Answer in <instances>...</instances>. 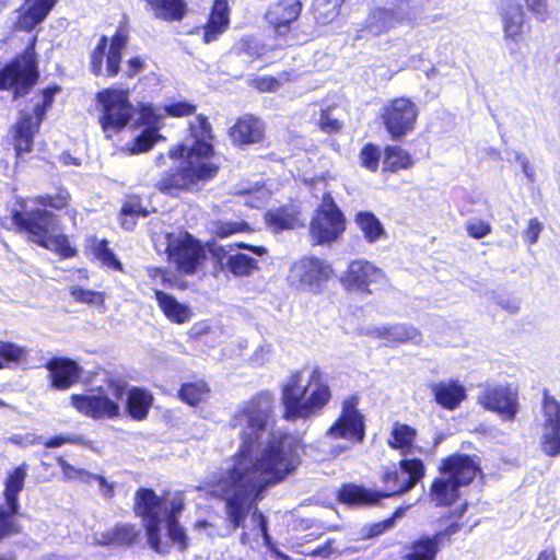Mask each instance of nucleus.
<instances>
[{
	"instance_id": "1",
	"label": "nucleus",
	"mask_w": 560,
	"mask_h": 560,
	"mask_svg": "<svg viewBox=\"0 0 560 560\" xmlns=\"http://www.w3.org/2000/svg\"><path fill=\"white\" fill-rule=\"evenodd\" d=\"M275 410L276 398L269 390H259L243 402L229 423L231 429L241 428L240 445L232 455V465L224 474L211 479L240 481L247 478L246 483H252L255 477H265V483H272L285 480L296 470L305 444L301 438L288 431L272 434L254 456L261 445L262 432L273 422Z\"/></svg>"
},
{
	"instance_id": "2",
	"label": "nucleus",
	"mask_w": 560,
	"mask_h": 560,
	"mask_svg": "<svg viewBox=\"0 0 560 560\" xmlns=\"http://www.w3.org/2000/svg\"><path fill=\"white\" fill-rule=\"evenodd\" d=\"M197 108V104L188 100H174L163 106L166 117L195 116L186 128L189 143L177 142L167 151L171 160L183 162L179 166L163 172L155 183V188L164 195L175 197L182 192L199 190L213 180L221 170L214 129L208 116L196 114Z\"/></svg>"
},
{
	"instance_id": "3",
	"label": "nucleus",
	"mask_w": 560,
	"mask_h": 560,
	"mask_svg": "<svg viewBox=\"0 0 560 560\" xmlns=\"http://www.w3.org/2000/svg\"><path fill=\"white\" fill-rule=\"evenodd\" d=\"M265 477H255L252 483H246L247 478L236 479H209L205 482V489L213 498L224 503L226 522L233 529L245 528L248 516L257 523L265 546L277 557L289 560L272 544L268 530V520L258 509V503L265 499L268 488L277 486L282 481L265 483Z\"/></svg>"
},
{
	"instance_id": "4",
	"label": "nucleus",
	"mask_w": 560,
	"mask_h": 560,
	"mask_svg": "<svg viewBox=\"0 0 560 560\" xmlns=\"http://www.w3.org/2000/svg\"><path fill=\"white\" fill-rule=\"evenodd\" d=\"M301 370L292 371L281 387L282 418L284 420L310 419L318 415L331 400L332 394L318 366L314 368L302 385Z\"/></svg>"
},
{
	"instance_id": "5",
	"label": "nucleus",
	"mask_w": 560,
	"mask_h": 560,
	"mask_svg": "<svg viewBox=\"0 0 560 560\" xmlns=\"http://www.w3.org/2000/svg\"><path fill=\"white\" fill-rule=\"evenodd\" d=\"M15 232L24 234L26 241L67 259L77 256L78 250L71 245L67 234H52L56 215L45 209L22 211L13 209L10 213Z\"/></svg>"
},
{
	"instance_id": "6",
	"label": "nucleus",
	"mask_w": 560,
	"mask_h": 560,
	"mask_svg": "<svg viewBox=\"0 0 560 560\" xmlns=\"http://www.w3.org/2000/svg\"><path fill=\"white\" fill-rule=\"evenodd\" d=\"M36 42V36H33L22 51L0 68V91L9 92L13 100L25 97L39 80Z\"/></svg>"
},
{
	"instance_id": "7",
	"label": "nucleus",
	"mask_w": 560,
	"mask_h": 560,
	"mask_svg": "<svg viewBox=\"0 0 560 560\" xmlns=\"http://www.w3.org/2000/svg\"><path fill=\"white\" fill-rule=\"evenodd\" d=\"M165 255L167 262L183 276L197 273L208 260L203 243L189 232L178 235L170 233L166 237Z\"/></svg>"
},
{
	"instance_id": "8",
	"label": "nucleus",
	"mask_w": 560,
	"mask_h": 560,
	"mask_svg": "<svg viewBox=\"0 0 560 560\" xmlns=\"http://www.w3.org/2000/svg\"><path fill=\"white\" fill-rule=\"evenodd\" d=\"M129 38L126 25H119L110 38L101 35L90 52V72L95 77H117Z\"/></svg>"
},
{
	"instance_id": "9",
	"label": "nucleus",
	"mask_w": 560,
	"mask_h": 560,
	"mask_svg": "<svg viewBox=\"0 0 560 560\" xmlns=\"http://www.w3.org/2000/svg\"><path fill=\"white\" fill-rule=\"evenodd\" d=\"M468 509V503L463 502L456 511H450L442 516L443 520L455 518L445 528L433 534H421L409 542L401 560H435L444 542L450 541L451 537L460 532L464 517Z\"/></svg>"
},
{
	"instance_id": "10",
	"label": "nucleus",
	"mask_w": 560,
	"mask_h": 560,
	"mask_svg": "<svg viewBox=\"0 0 560 560\" xmlns=\"http://www.w3.org/2000/svg\"><path fill=\"white\" fill-rule=\"evenodd\" d=\"M95 100L100 106L98 122L105 132H120L133 117L127 90L105 88L96 93Z\"/></svg>"
},
{
	"instance_id": "11",
	"label": "nucleus",
	"mask_w": 560,
	"mask_h": 560,
	"mask_svg": "<svg viewBox=\"0 0 560 560\" xmlns=\"http://www.w3.org/2000/svg\"><path fill=\"white\" fill-rule=\"evenodd\" d=\"M347 229L343 212L332 196L325 192L322 203L315 209L310 222V235L314 245H330L342 236Z\"/></svg>"
},
{
	"instance_id": "12",
	"label": "nucleus",
	"mask_w": 560,
	"mask_h": 560,
	"mask_svg": "<svg viewBox=\"0 0 560 560\" xmlns=\"http://www.w3.org/2000/svg\"><path fill=\"white\" fill-rule=\"evenodd\" d=\"M361 397L352 393L342 398L340 411L326 430L331 440H345L352 444H361L366 436L365 416L360 410Z\"/></svg>"
},
{
	"instance_id": "13",
	"label": "nucleus",
	"mask_w": 560,
	"mask_h": 560,
	"mask_svg": "<svg viewBox=\"0 0 560 560\" xmlns=\"http://www.w3.org/2000/svg\"><path fill=\"white\" fill-rule=\"evenodd\" d=\"M419 116L417 104L408 96H397L381 108V122L393 140H399L416 129Z\"/></svg>"
},
{
	"instance_id": "14",
	"label": "nucleus",
	"mask_w": 560,
	"mask_h": 560,
	"mask_svg": "<svg viewBox=\"0 0 560 560\" xmlns=\"http://www.w3.org/2000/svg\"><path fill=\"white\" fill-rule=\"evenodd\" d=\"M425 476V466L418 457L402 458L397 467L386 469L381 477L383 489L377 490L380 500L410 491Z\"/></svg>"
},
{
	"instance_id": "15",
	"label": "nucleus",
	"mask_w": 560,
	"mask_h": 560,
	"mask_svg": "<svg viewBox=\"0 0 560 560\" xmlns=\"http://www.w3.org/2000/svg\"><path fill=\"white\" fill-rule=\"evenodd\" d=\"M332 275L334 269L326 260L316 256H303L292 264L289 279L301 290L318 294Z\"/></svg>"
},
{
	"instance_id": "16",
	"label": "nucleus",
	"mask_w": 560,
	"mask_h": 560,
	"mask_svg": "<svg viewBox=\"0 0 560 560\" xmlns=\"http://www.w3.org/2000/svg\"><path fill=\"white\" fill-rule=\"evenodd\" d=\"M386 276L382 268L368 259L351 260L340 277L342 288L348 292L373 294Z\"/></svg>"
},
{
	"instance_id": "17",
	"label": "nucleus",
	"mask_w": 560,
	"mask_h": 560,
	"mask_svg": "<svg viewBox=\"0 0 560 560\" xmlns=\"http://www.w3.org/2000/svg\"><path fill=\"white\" fill-rule=\"evenodd\" d=\"M485 409L504 421H513L520 409L518 392L511 384L487 385L477 398Z\"/></svg>"
},
{
	"instance_id": "18",
	"label": "nucleus",
	"mask_w": 560,
	"mask_h": 560,
	"mask_svg": "<svg viewBox=\"0 0 560 560\" xmlns=\"http://www.w3.org/2000/svg\"><path fill=\"white\" fill-rule=\"evenodd\" d=\"M69 399L79 415L94 421L116 419L121 416L120 405L102 388L91 394H72Z\"/></svg>"
},
{
	"instance_id": "19",
	"label": "nucleus",
	"mask_w": 560,
	"mask_h": 560,
	"mask_svg": "<svg viewBox=\"0 0 560 560\" xmlns=\"http://www.w3.org/2000/svg\"><path fill=\"white\" fill-rule=\"evenodd\" d=\"M541 410L545 417L544 428L548 429L541 435V451L549 457L560 455V402L548 388L542 389Z\"/></svg>"
},
{
	"instance_id": "20",
	"label": "nucleus",
	"mask_w": 560,
	"mask_h": 560,
	"mask_svg": "<svg viewBox=\"0 0 560 560\" xmlns=\"http://www.w3.org/2000/svg\"><path fill=\"white\" fill-rule=\"evenodd\" d=\"M226 132L233 147L238 149L262 144L267 138L266 122L249 113L238 116Z\"/></svg>"
},
{
	"instance_id": "21",
	"label": "nucleus",
	"mask_w": 560,
	"mask_h": 560,
	"mask_svg": "<svg viewBox=\"0 0 560 560\" xmlns=\"http://www.w3.org/2000/svg\"><path fill=\"white\" fill-rule=\"evenodd\" d=\"M42 122L33 118V115L25 113L21 115L10 129L11 144L14 150L15 162L27 161V155L34 151L35 137L40 130Z\"/></svg>"
},
{
	"instance_id": "22",
	"label": "nucleus",
	"mask_w": 560,
	"mask_h": 560,
	"mask_svg": "<svg viewBox=\"0 0 560 560\" xmlns=\"http://www.w3.org/2000/svg\"><path fill=\"white\" fill-rule=\"evenodd\" d=\"M438 471L460 487H466L481 472V468L475 455L452 453L441 459Z\"/></svg>"
},
{
	"instance_id": "23",
	"label": "nucleus",
	"mask_w": 560,
	"mask_h": 560,
	"mask_svg": "<svg viewBox=\"0 0 560 560\" xmlns=\"http://www.w3.org/2000/svg\"><path fill=\"white\" fill-rule=\"evenodd\" d=\"M44 368L48 371L50 388L67 390L81 382L83 369L69 357L54 355L49 358Z\"/></svg>"
},
{
	"instance_id": "24",
	"label": "nucleus",
	"mask_w": 560,
	"mask_h": 560,
	"mask_svg": "<svg viewBox=\"0 0 560 560\" xmlns=\"http://www.w3.org/2000/svg\"><path fill=\"white\" fill-rule=\"evenodd\" d=\"M503 37L512 43L523 42L530 32L529 20L523 4L515 0L505 2L499 11Z\"/></svg>"
},
{
	"instance_id": "25",
	"label": "nucleus",
	"mask_w": 560,
	"mask_h": 560,
	"mask_svg": "<svg viewBox=\"0 0 560 560\" xmlns=\"http://www.w3.org/2000/svg\"><path fill=\"white\" fill-rule=\"evenodd\" d=\"M141 542V530L135 523H116L113 527L95 535V544L102 547L130 549Z\"/></svg>"
},
{
	"instance_id": "26",
	"label": "nucleus",
	"mask_w": 560,
	"mask_h": 560,
	"mask_svg": "<svg viewBox=\"0 0 560 560\" xmlns=\"http://www.w3.org/2000/svg\"><path fill=\"white\" fill-rule=\"evenodd\" d=\"M58 0H24L16 10L14 27L19 31L32 32L50 14Z\"/></svg>"
},
{
	"instance_id": "27",
	"label": "nucleus",
	"mask_w": 560,
	"mask_h": 560,
	"mask_svg": "<svg viewBox=\"0 0 560 560\" xmlns=\"http://www.w3.org/2000/svg\"><path fill=\"white\" fill-rule=\"evenodd\" d=\"M433 400L441 408L453 411L467 399L465 385L456 378H447L430 384Z\"/></svg>"
},
{
	"instance_id": "28",
	"label": "nucleus",
	"mask_w": 560,
	"mask_h": 560,
	"mask_svg": "<svg viewBox=\"0 0 560 560\" xmlns=\"http://www.w3.org/2000/svg\"><path fill=\"white\" fill-rule=\"evenodd\" d=\"M303 10L302 0H277L269 4L266 12L268 24L278 33L290 30Z\"/></svg>"
},
{
	"instance_id": "29",
	"label": "nucleus",
	"mask_w": 560,
	"mask_h": 560,
	"mask_svg": "<svg viewBox=\"0 0 560 560\" xmlns=\"http://www.w3.org/2000/svg\"><path fill=\"white\" fill-rule=\"evenodd\" d=\"M230 7L228 0H213L207 22L201 27V40L211 44L229 28Z\"/></svg>"
},
{
	"instance_id": "30",
	"label": "nucleus",
	"mask_w": 560,
	"mask_h": 560,
	"mask_svg": "<svg viewBox=\"0 0 560 560\" xmlns=\"http://www.w3.org/2000/svg\"><path fill=\"white\" fill-rule=\"evenodd\" d=\"M165 500L158 493L145 487H140L133 495L132 512L141 520L159 518L164 509Z\"/></svg>"
},
{
	"instance_id": "31",
	"label": "nucleus",
	"mask_w": 560,
	"mask_h": 560,
	"mask_svg": "<svg viewBox=\"0 0 560 560\" xmlns=\"http://www.w3.org/2000/svg\"><path fill=\"white\" fill-rule=\"evenodd\" d=\"M460 486L445 475H440L429 486V498L436 508H451L460 499Z\"/></svg>"
},
{
	"instance_id": "32",
	"label": "nucleus",
	"mask_w": 560,
	"mask_h": 560,
	"mask_svg": "<svg viewBox=\"0 0 560 560\" xmlns=\"http://www.w3.org/2000/svg\"><path fill=\"white\" fill-rule=\"evenodd\" d=\"M300 210L294 205H281L264 213L266 226L273 233L293 230L300 226Z\"/></svg>"
},
{
	"instance_id": "33",
	"label": "nucleus",
	"mask_w": 560,
	"mask_h": 560,
	"mask_svg": "<svg viewBox=\"0 0 560 560\" xmlns=\"http://www.w3.org/2000/svg\"><path fill=\"white\" fill-rule=\"evenodd\" d=\"M339 503L348 506H372L380 502L377 490H370L357 483H342L336 493Z\"/></svg>"
},
{
	"instance_id": "34",
	"label": "nucleus",
	"mask_w": 560,
	"mask_h": 560,
	"mask_svg": "<svg viewBox=\"0 0 560 560\" xmlns=\"http://www.w3.org/2000/svg\"><path fill=\"white\" fill-rule=\"evenodd\" d=\"M153 402L154 397L149 389L132 386L127 392L125 411L131 420L140 422L148 418Z\"/></svg>"
},
{
	"instance_id": "35",
	"label": "nucleus",
	"mask_w": 560,
	"mask_h": 560,
	"mask_svg": "<svg viewBox=\"0 0 560 560\" xmlns=\"http://www.w3.org/2000/svg\"><path fill=\"white\" fill-rule=\"evenodd\" d=\"M373 335L384 340L388 346L418 342L421 339L419 329L408 324H394L377 327L373 330Z\"/></svg>"
},
{
	"instance_id": "36",
	"label": "nucleus",
	"mask_w": 560,
	"mask_h": 560,
	"mask_svg": "<svg viewBox=\"0 0 560 560\" xmlns=\"http://www.w3.org/2000/svg\"><path fill=\"white\" fill-rule=\"evenodd\" d=\"M154 298L163 315L173 324L182 325L190 320L192 313L188 305L162 290H154Z\"/></svg>"
},
{
	"instance_id": "37",
	"label": "nucleus",
	"mask_w": 560,
	"mask_h": 560,
	"mask_svg": "<svg viewBox=\"0 0 560 560\" xmlns=\"http://www.w3.org/2000/svg\"><path fill=\"white\" fill-rule=\"evenodd\" d=\"M354 224L362 233L369 244L385 241L388 237L387 231L380 218L372 211L361 210L353 217Z\"/></svg>"
},
{
	"instance_id": "38",
	"label": "nucleus",
	"mask_w": 560,
	"mask_h": 560,
	"mask_svg": "<svg viewBox=\"0 0 560 560\" xmlns=\"http://www.w3.org/2000/svg\"><path fill=\"white\" fill-rule=\"evenodd\" d=\"M382 173L396 174L410 170L416 164L412 154L399 144H386L383 148Z\"/></svg>"
},
{
	"instance_id": "39",
	"label": "nucleus",
	"mask_w": 560,
	"mask_h": 560,
	"mask_svg": "<svg viewBox=\"0 0 560 560\" xmlns=\"http://www.w3.org/2000/svg\"><path fill=\"white\" fill-rule=\"evenodd\" d=\"M85 253L100 261L103 267L124 272L122 262L109 247V242L106 238L100 240L94 235L89 236L85 241Z\"/></svg>"
},
{
	"instance_id": "40",
	"label": "nucleus",
	"mask_w": 560,
	"mask_h": 560,
	"mask_svg": "<svg viewBox=\"0 0 560 560\" xmlns=\"http://www.w3.org/2000/svg\"><path fill=\"white\" fill-rule=\"evenodd\" d=\"M394 28H396V25L387 8L375 7L370 11L362 25L361 33L368 37H378Z\"/></svg>"
},
{
	"instance_id": "41",
	"label": "nucleus",
	"mask_w": 560,
	"mask_h": 560,
	"mask_svg": "<svg viewBox=\"0 0 560 560\" xmlns=\"http://www.w3.org/2000/svg\"><path fill=\"white\" fill-rule=\"evenodd\" d=\"M417 435L418 432L416 428L397 421L392 427L387 445L392 450L399 451L400 454L407 455L413 451Z\"/></svg>"
},
{
	"instance_id": "42",
	"label": "nucleus",
	"mask_w": 560,
	"mask_h": 560,
	"mask_svg": "<svg viewBox=\"0 0 560 560\" xmlns=\"http://www.w3.org/2000/svg\"><path fill=\"white\" fill-rule=\"evenodd\" d=\"M154 15L163 21L178 22L187 14L185 0H145Z\"/></svg>"
},
{
	"instance_id": "43",
	"label": "nucleus",
	"mask_w": 560,
	"mask_h": 560,
	"mask_svg": "<svg viewBox=\"0 0 560 560\" xmlns=\"http://www.w3.org/2000/svg\"><path fill=\"white\" fill-rule=\"evenodd\" d=\"M346 0H313L310 13L316 26L324 27L332 23L340 14Z\"/></svg>"
},
{
	"instance_id": "44",
	"label": "nucleus",
	"mask_w": 560,
	"mask_h": 560,
	"mask_svg": "<svg viewBox=\"0 0 560 560\" xmlns=\"http://www.w3.org/2000/svg\"><path fill=\"white\" fill-rule=\"evenodd\" d=\"M27 476L25 463L14 467L4 479L3 497L5 504L15 506L19 503V493L23 490Z\"/></svg>"
},
{
	"instance_id": "45",
	"label": "nucleus",
	"mask_w": 560,
	"mask_h": 560,
	"mask_svg": "<svg viewBox=\"0 0 560 560\" xmlns=\"http://www.w3.org/2000/svg\"><path fill=\"white\" fill-rule=\"evenodd\" d=\"M268 51L266 45L254 35H244L234 42L232 52L240 58L255 61Z\"/></svg>"
},
{
	"instance_id": "46",
	"label": "nucleus",
	"mask_w": 560,
	"mask_h": 560,
	"mask_svg": "<svg viewBox=\"0 0 560 560\" xmlns=\"http://www.w3.org/2000/svg\"><path fill=\"white\" fill-rule=\"evenodd\" d=\"M210 387L203 380L183 383L178 389V398L188 406L196 407L207 399Z\"/></svg>"
},
{
	"instance_id": "47",
	"label": "nucleus",
	"mask_w": 560,
	"mask_h": 560,
	"mask_svg": "<svg viewBox=\"0 0 560 560\" xmlns=\"http://www.w3.org/2000/svg\"><path fill=\"white\" fill-rule=\"evenodd\" d=\"M163 139L160 126L145 127L138 136L127 143L130 154H141L153 149L155 143Z\"/></svg>"
},
{
	"instance_id": "48",
	"label": "nucleus",
	"mask_w": 560,
	"mask_h": 560,
	"mask_svg": "<svg viewBox=\"0 0 560 560\" xmlns=\"http://www.w3.org/2000/svg\"><path fill=\"white\" fill-rule=\"evenodd\" d=\"M394 23L397 26H412L418 19V11L415 0H395L387 9Z\"/></svg>"
},
{
	"instance_id": "49",
	"label": "nucleus",
	"mask_w": 560,
	"mask_h": 560,
	"mask_svg": "<svg viewBox=\"0 0 560 560\" xmlns=\"http://www.w3.org/2000/svg\"><path fill=\"white\" fill-rule=\"evenodd\" d=\"M27 352L24 347L9 340H0V370L24 362Z\"/></svg>"
},
{
	"instance_id": "50",
	"label": "nucleus",
	"mask_w": 560,
	"mask_h": 560,
	"mask_svg": "<svg viewBox=\"0 0 560 560\" xmlns=\"http://www.w3.org/2000/svg\"><path fill=\"white\" fill-rule=\"evenodd\" d=\"M258 269V261L255 258L243 253H234L228 260L226 272L235 277H247Z\"/></svg>"
},
{
	"instance_id": "51",
	"label": "nucleus",
	"mask_w": 560,
	"mask_h": 560,
	"mask_svg": "<svg viewBox=\"0 0 560 560\" xmlns=\"http://www.w3.org/2000/svg\"><path fill=\"white\" fill-rule=\"evenodd\" d=\"M35 203L43 207V209L50 208L54 210L67 209L72 201V197L68 189L59 187L55 194L39 195L34 199Z\"/></svg>"
},
{
	"instance_id": "52",
	"label": "nucleus",
	"mask_w": 560,
	"mask_h": 560,
	"mask_svg": "<svg viewBox=\"0 0 560 560\" xmlns=\"http://www.w3.org/2000/svg\"><path fill=\"white\" fill-rule=\"evenodd\" d=\"M383 151L380 145L374 142H366L359 151L360 166L372 173H376L380 168V162Z\"/></svg>"
},
{
	"instance_id": "53",
	"label": "nucleus",
	"mask_w": 560,
	"mask_h": 560,
	"mask_svg": "<svg viewBox=\"0 0 560 560\" xmlns=\"http://www.w3.org/2000/svg\"><path fill=\"white\" fill-rule=\"evenodd\" d=\"M250 230L249 224L244 221H230V220H215L212 222V234L219 238H225L234 234L248 232Z\"/></svg>"
},
{
	"instance_id": "54",
	"label": "nucleus",
	"mask_w": 560,
	"mask_h": 560,
	"mask_svg": "<svg viewBox=\"0 0 560 560\" xmlns=\"http://www.w3.org/2000/svg\"><path fill=\"white\" fill-rule=\"evenodd\" d=\"M19 509L20 504L0 506V541L7 536L20 533V526L14 518Z\"/></svg>"
},
{
	"instance_id": "55",
	"label": "nucleus",
	"mask_w": 560,
	"mask_h": 560,
	"mask_svg": "<svg viewBox=\"0 0 560 560\" xmlns=\"http://www.w3.org/2000/svg\"><path fill=\"white\" fill-rule=\"evenodd\" d=\"M61 91V86L58 84H51L42 90V102L36 104L33 108V118L43 122L46 113L51 108L55 96Z\"/></svg>"
},
{
	"instance_id": "56",
	"label": "nucleus",
	"mask_w": 560,
	"mask_h": 560,
	"mask_svg": "<svg viewBox=\"0 0 560 560\" xmlns=\"http://www.w3.org/2000/svg\"><path fill=\"white\" fill-rule=\"evenodd\" d=\"M72 299L78 303H84L90 306H101L105 305V293L101 291H94L90 289H84L82 287L75 285L70 288L69 290Z\"/></svg>"
},
{
	"instance_id": "57",
	"label": "nucleus",
	"mask_w": 560,
	"mask_h": 560,
	"mask_svg": "<svg viewBox=\"0 0 560 560\" xmlns=\"http://www.w3.org/2000/svg\"><path fill=\"white\" fill-rule=\"evenodd\" d=\"M166 530L170 540L177 546L178 550L182 552L186 551L189 545L188 536L178 518L171 516L170 520H166Z\"/></svg>"
},
{
	"instance_id": "58",
	"label": "nucleus",
	"mask_w": 560,
	"mask_h": 560,
	"mask_svg": "<svg viewBox=\"0 0 560 560\" xmlns=\"http://www.w3.org/2000/svg\"><path fill=\"white\" fill-rule=\"evenodd\" d=\"M160 523L161 517L144 520V530L147 535L148 545L153 551L158 553L163 552L160 534Z\"/></svg>"
},
{
	"instance_id": "59",
	"label": "nucleus",
	"mask_w": 560,
	"mask_h": 560,
	"mask_svg": "<svg viewBox=\"0 0 560 560\" xmlns=\"http://www.w3.org/2000/svg\"><path fill=\"white\" fill-rule=\"evenodd\" d=\"M317 126L323 132L335 135L341 131L343 125L331 115V107L328 106L320 109Z\"/></svg>"
},
{
	"instance_id": "60",
	"label": "nucleus",
	"mask_w": 560,
	"mask_h": 560,
	"mask_svg": "<svg viewBox=\"0 0 560 560\" xmlns=\"http://www.w3.org/2000/svg\"><path fill=\"white\" fill-rule=\"evenodd\" d=\"M149 213L150 212L142 206L140 196L131 195L124 201L119 215L121 219L127 215L144 218L148 217Z\"/></svg>"
},
{
	"instance_id": "61",
	"label": "nucleus",
	"mask_w": 560,
	"mask_h": 560,
	"mask_svg": "<svg viewBox=\"0 0 560 560\" xmlns=\"http://www.w3.org/2000/svg\"><path fill=\"white\" fill-rule=\"evenodd\" d=\"M250 86L259 93H275L280 89V81L273 75H259L250 80Z\"/></svg>"
},
{
	"instance_id": "62",
	"label": "nucleus",
	"mask_w": 560,
	"mask_h": 560,
	"mask_svg": "<svg viewBox=\"0 0 560 560\" xmlns=\"http://www.w3.org/2000/svg\"><path fill=\"white\" fill-rule=\"evenodd\" d=\"M138 113V124L144 125L145 127L159 126L163 118V116L160 115L151 104H140Z\"/></svg>"
},
{
	"instance_id": "63",
	"label": "nucleus",
	"mask_w": 560,
	"mask_h": 560,
	"mask_svg": "<svg viewBox=\"0 0 560 560\" xmlns=\"http://www.w3.org/2000/svg\"><path fill=\"white\" fill-rule=\"evenodd\" d=\"M526 9L538 21L545 22L550 16L548 0H523Z\"/></svg>"
},
{
	"instance_id": "64",
	"label": "nucleus",
	"mask_w": 560,
	"mask_h": 560,
	"mask_svg": "<svg viewBox=\"0 0 560 560\" xmlns=\"http://www.w3.org/2000/svg\"><path fill=\"white\" fill-rule=\"evenodd\" d=\"M209 253L215 265V269L221 272H226L228 260L232 255L230 250L223 245H214L209 249Z\"/></svg>"
}]
</instances>
